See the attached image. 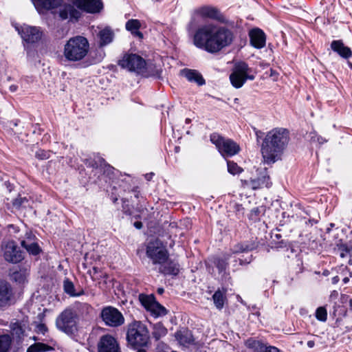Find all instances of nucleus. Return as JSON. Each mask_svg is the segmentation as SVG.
<instances>
[{"label": "nucleus", "mask_w": 352, "mask_h": 352, "mask_svg": "<svg viewBox=\"0 0 352 352\" xmlns=\"http://www.w3.org/2000/svg\"><path fill=\"white\" fill-rule=\"evenodd\" d=\"M194 45L209 53H217L230 45L233 33L228 29L206 23L198 28L192 34Z\"/></svg>", "instance_id": "nucleus-1"}, {"label": "nucleus", "mask_w": 352, "mask_h": 352, "mask_svg": "<svg viewBox=\"0 0 352 352\" xmlns=\"http://www.w3.org/2000/svg\"><path fill=\"white\" fill-rule=\"evenodd\" d=\"M289 131L285 128H274L268 131L261 144L264 162L273 164L279 159L288 146Z\"/></svg>", "instance_id": "nucleus-2"}, {"label": "nucleus", "mask_w": 352, "mask_h": 352, "mask_svg": "<svg viewBox=\"0 0 352 352\" xmlns=\"http://www.w3.org/2000/svg\"><path fill=\"white\" fill-rule=\"evenodd\" d=\"M90 50L87 38L82 36L70 38L65 44L63 56L69 62H79L85 59Z\"/></svg>", "instance_id": "nucleus-3"}, {"label": "nucleus", "mask_w": 352, "mask_h": 352, "mask_svg": "<svg viewBox=\"0 0 352 352\" xmlns=\"http://www.w3.org/2000/svg\"><path fill=\"white\" fill-rule=\"evenodd\" d=\"M126 339L133 348L145 346L150 339L148 330L142 322L135 321L128 327Z\"/></svg>", "instance_id": "nucleus-4"}, {"label": "nucleus", "mask_w": 352, "mask_h": 352, "mask_svg": "<svg viewBox=\"0 0 352 352\" xmlns=\"http://www.w3.org/2000/svg\"><path fill=\"white\" fill-rule=\"evenodd\" d=\"M77 314L72 307L64 309L56 319L57 329L67 335H74L78 331Z\"/></svg>", "instance_id": "nucleus-5"}, {"label": "nucleus", "mask_w": 352, "mask_h": 352, "mask_svg": "<svg viewBox=\"0 0 352 352\" xmlns=\"http://www.w3.org/2000/svg\"><path fill=\"white\" fill-rule=\"evenodd\" d=\"M210 138L223 157H232L240 151L239 145L231 139L225 138L217 133L211 134Z\"/></svg>", "instance_id": "nucleus-6"}, {"label": "nucleus", "mask_w": 352, "mask_h": 352, "mask_svg": "<svg viewBox=\"0 0 352 352\" xmlns=\"http://www.w3.org/2000/svg\"><path fill=\"white\" fill-rule=\"evenodd\" d=\"M118 65L130 72L144 75L146 72V63L140 56L135 54H125L118 61Z\"/></svg>", "instance_id": "nucleus-7"}, {"label": "nucleus", "mask_w": 352, "mask_h": 352, "mask_svg": "<svg viewBox=\"0 0 352 352\" xmlns=\"http://www.w3.org/2000/svg\"><path fill=\"white\" fill-rule=\"evenodd\" d=\"M146 254L154 265L162 264L168 258L167 250L158 239L148 242L146 246Z\"/></svg>", "instance_id": "nucleus-8"}, {"label": "nucleus", "mask_w": 352, "mask_h": 352, "mask_svg": "<svg viewBox=\"0 0 352 352\" xmlns=\"http://www.w3.org/2000/svg\"><path fill=\"white\" fill-rule=\"evenodd\" d=\"M256 177L249 180H241L244 186L252 190H258L263 188H270L272 182L266 168H258Z\"/></svg>", "instance_id": "nucleus-9"}, {"label": "nucleus", "mask_w": 352, "mask_h": 352, "mask_svg": "<svg viewBox=\"0 0 352 352\" xmlns=\"http://www.w3.org/2000/svg\"><path fill=\"white\" fill-rule=\"evenodd\" d=\"M100 317L107 326L111 327H120L124 322L122 314L111 306L104 307L101 311Z\"/></svg>", "instance_id": "nucleus-10"}, {"label": "nucleus", "mask_w": 352, "mask_h": 352, "mask_svg": "<svg viewBox=\"0 0 352 352\" xmlns=\"http://www.w3.org/2000/svg\"><path fill=\"white\" fill-rule=\"evenodd\" d=\"M194 14L203 19H211L217 22H229L219 8L212 5H204L194 10Z\"/></svg>", "instance_id": "nucleus-11"}, {"label": "nucleus", "mask_w": 352, "mask_h": 352, "mask_svg": "<svg viewBox=\"0 0 352 352\" xmlns=\"http://www.w3.org/2000/svg\"><path fill=\"white\" fill-rule=\"evenodd\" d=\"M16 302L15 292L7 280L0 278V308L6 309Z\"/></svg>", "instance_id": "nucleus-12"}, {"label": "nucleus", "mask_w": 352, "mask_h": 352, "mask_svg": "<svg viewBox=\"0 0 352 352\" xmlns=\"http://www.w3.org/2000/svg\"><path fill=\"white\" fill-rule=\"evenodd\" d=\"M14 28L22 39L27 43H34L41 38L42 33L37 27L25 23H15Z\"/></svg>", "instance_id": "nucleus-13"}, {"label": "nucleus", "mask_w": 352, "mask_h": 352, "mask_svg": "<svg viewBox=\"0 0 352 352\" xmlns=\"http://www.w3.org/2000/svg\"><path fill=\"white\" fill-rule=\"evenodd\" d=\"M3 252L5 260L9 263H18L23 259V252L13 241L4 245Z\"/></svg>", "instance_id": "nucleus-14"}, {"label": "nucleus", "mask_w": 352, "mask_h": 352, "mask_svg": "<svg viewBox=\"0 0 352 352\" xmlns=\"http://www.w3.org/2000/svg\"><path fill=\"white\" fill-rule=\"evenodd\" d=\"M21 245L32 255L36 256L41 252V248L37 243L36 236L30 231H26L24 236L19 239Z\"/></svg>", "instance_id": "nucleus-15"}, {"label": "nucleus", "mask_w": 352, "mask_h": 352, "mask_svg": "<svg viewBox=\"0 0 352 352\" xmlns=\"http://www.w3.org/2000/svg\"><path fill=\"white\" fill-rule=\"evenodd\" d=\"M98 352H120L116 340L110 335L102 336L98 343Z\"/></svg>", "instance_id": "nucleus-16"}, {"label": "nucleus", "mask_w": 352, "mask_h": 352, "mask_svg": "<svg viewBox=\"0 0 352 352\" xmlns=\"http://www.w3.org/2000/svg\"><path fill=\"white\" fill-rule=\"evenodd\" d=\"M78 9L87 13H99L103 9L102 0H81L74 4Z\"/></svg>", "instance_id": "nucleus-17"}, {"label": "nucleus", "mask_w": 352, "mask_h": 352, "mask_svg": "<svg viewBox=\"0 0 352 352\" xmlns=\"http://www.w3.org/2000/svg\"><path fill=\"white\" fill-rule=\"evenodd\" d=\"M251 45L256 48L261 49L265 46L266 36L264 32L258 28H253L249 32Z\"/></svg>", "instance_id": "nucleus-18"}, {"label": "nucleus", "mask_w": 352, "mask_h": 352, "mask_svg": "<svg viewBox=\"0 0 352 352\" xmlns=\"http://www.w3.org/2000/svg\"><path fill=\"white\" fill-rule=\"evenodd\" d=\"M81 16V13L73 5L64 4L59 10V16L62 20H66L69 18L70 22L72 19L78 20Z\"/></svg>", "instance_id": "nucleus-19"}, {"label": "nucleus", "mask_w": 352, "mask_h": 352, "mask_svg": "<svg viewBox=\"0 0 352 352\" xmlns=\"http://www.w3.org/2000/svg\"><path fill=\"white\" fill-rule=\"evenodd\" d=\"M85 164L88 167H91L96 170L100 169L101 171L103 170L104 173L113 169V167L107 164L104 160L99 156L86 160Z\"/></svg>", "instance_id": "nucleus-20"}, {"label": "nucleus", "mask_w": 352, "mask_h": 352, "mask_svg": "<svg viewBox=\"0 0 352 352\" xmlns=\"http://www.w3.org/2000/svg\"><path fill=\"white\" fill-rule=\"evenodd\" d=\"M160 272L164 275H177L179 272V265L175 261L168 259L162 264H160Z\"/></svg>", "instance_id": "nucleus-21"}, {"label": "nucleus", "mask_w": 352, "mask_h": 352, "mask_svg": "<svg viewBox=\"0 0 352 352\" xmlns=\"http://www.w3.org/2000/svg\"><path fill=\"white\" fill-rule=\"evenodd\" d=\"M332 50L337 52L340 56L344 58H349L352 56L351 49L344 46L341 40L333 41L331 44Z\"/></svg>", "instance_id": "nucleus-22"}, {"label": "nucleus", "mask_w": 352, "mask_h": 352, "mask_svg": "<svg viewBox=\"0 0 352 352\" xmlns=\"http://www.w3.org/2000/svg\"><path fill=\"white\" fill-rule=\"evenodd\" d=\"M63 0H34V4L38 10H50L58 8Z\"/></svg>", "instance_id": "nucleus-23"}, {"label": "nucleus", "mask_w": 352, "mask_h": 352, "mask_svg": "<svg viewBox=\"0 0 352 352\" xmlns=\"http://www.w3.org/2000/svg\"><path fill=\"white\" fill-rule=\"evenodd\" d=\"M72 309L77 314V319L79 317L85 318L90 314L93 309L87 302H76Z\"/></svg>", "instance_id": "nucleus-24"}, {"label": "nucleus", "mask_w": 352, "mask_h": 352, "mask_svg": "<svg viewBox=\"0 0 352 352\" xmlns=\"http://www.w3.org/2000/svg\"><path fill=\"white\" fill-rule=\"evenodd\" d=\"M257 243L254 241H245L236 244L232 249V254L247 252L256 249Z\"/></svg>", "instance_id": "nucleus-25"}, {"label": "nucleus", "mask_w": 352, "mask_h": 352, "mask_svg": "<svg viewBox=\"0 0 352 352\" xmlns=\"http://www.w3.org/2000/svg\"><path fill=\"white\" fill-rule=\"evenodd\" d=\"M184 74L188 81L196 82L199 85H203L206 82L201 74L196 70L186 69L184 70Z\"/></svg>", "instance_id": "nucleus-26"}, {"label": "nucleus", "mask_w": 352, "mask_h": 352, "mask_svg": "<svg viewBox=\"0 0 352 352\" xmlns=\"http://www.w3.org/2000/svg\"><path fill=\"white\" fill-rule=\"evenodd\" d=\"M114 37V34L112 30L105 28L99 32V45L100 47L105 46L111 43Z\"/></svg>", "instance_id": "nucleus-27"}, {"label": "nucleus", "mask_w": 352, "mask_h": 352, "mask_svg": "<svg viewBox=\"0 0 352 352\" xmlns=\"http://www.w3.org/2000/svg\"><path fill=\"white\" fill-rule=\"evenodd\" d=\"M13 342L10 334H0V352H10Z\"/></svg>", "instance_id": "nucleus-28"}, {"label": "nucleus", "mask_w": 352, "mask_h": 352, "mask_svg": "<svg viewBox=\"0 0 352 352\" xmlns=\"http://www.w3.org/2000/svg\"><path fill=\"white\" fill-rule=\"evenodd\" d=\"M234 71L244 75L248 80H253L255 78L254 74H252V69L244 62L239 63L236 65Z\"/></svg>", "instance_id": "nucleus-29"}, {"label": "nucleus", "mask_w": 352, "mask_h": 352, "mask_svg": "<svg viewBox=\"0 0 352 352\" xmlns=\"http://www.w3.org/2000/svg\"><path fill=\"white\" fill-rule=\"evenodd\" d=\"M230 80L232 86L236 89H239L243 85V84L247 80H248V78H246L244 75L234 71L230 75Z\"/></svg>", "instance_id": "nucleus-30"}, {"label": "nucleus", "mask_w": 352, "mask_h": 352, "mask_svg": "<svg viewBox=\"0 0 352 352\" xmlns=\"http://www.w3.org/2000/svg\"><path fill=\"white\" fill-rule=\"evenodd\" d=\"M226 292L224 290L222 292L219 289H217L212 296V300L217 309L221 310L224 306V302L226 300Z\"/></svg>", "instance_id": "nucleus-31"}, {"label": "nucleus", "mask_w": 352, "mask_h": 352, "mask_svg": "<svg viewBox=\"0 0 352 352\" xmlns=\"http://www.w3.org/2000/svg\"><path fill=\"white\" fill-rule=\"evenodd\" d=\"M265 344L254 338H249L245 341V346L254 352H263Z\"/></svg>", "instance_id": "nucleus-32"}, {"label": "nucleus", "mask_w": 352, "mask_h": 352, "mask_svg": "<svg viewBox=\"0 0 352 352\" xmlns=\"http://www.w3.org/2000/svg\"><path fill=\"white\" fill-rule=\"evenodd\" d=\"M10 328L12 336H14L19 340L22 339L24 336L25 329L20 322H11Z\"/></svg>", "instance_id": "nucleus-33"}, {"label": "nucleus", "mask_w": 352, "mask_h": 352, "mask_svg": "<svg viewBox=\"0 0 352 352\" xmlns=\"http://www.w3.org/2000/svg\"><path fill=\"white\" fill-rule=\"evenodd\" d=\"M138 298L142 305L147 311H148L151 309V305H153V303L155 302V298L153 294L146 295L144 294H140L139 295Z\"/></svg>", "instance_id": "nucleus-34"}, {"label": "nucleus", "mask_w": 352, "mask_h": 352, "mask_svg": "<svg viewBox=\"0 0 352 352\" xmlns=\"http://www.w3.org/2000/svg\"><path fill=\"white\" fill-rule=\"evenodd\" d=\"M176 339L182 344H191L193 341L192 335L188 331H179L175 333Z\"/></svg>", "instance_id": "nucleus-35"}, {"label": "nucleus", "mask_w": 352, "mask_h": 352, "mask_svg": "<svg viewBox=\"0 0 352 352\" xmlns=\"http://www.w3.org/2000/svg\"><path fill=\"white\" fill-rule=\"evenodd\" d=\"M12 204L15 209L18 210L25 208L30 205V200L26 197H22L21 195L12 200Z\"/></svg>", "instance_id": "nucleus-36"}, {"label": "nucleus", "mask_w": 352, "mask_h": 352, "mask_svg": "<svg viewBox=\"0 0 352 352\" xmlns=\"http://www.w3.org/2000/svg\"><path fill=\"white\" fill-rule=\"evenodd\" d=\"M168 333L167 329L162 324L157 323L153 327V336L156 340L164 337Z\"/></svg>", "instance_id": "nucleus-37"}, {"label": "nucleus", "mask_w": 352, "mask_h": 352, "mask_svg": "<svg viewBox=\"0 0 352 352\" xmlns=\"http://www.w3.org/2000/svg\"><path fill=\"white\" fill-rule=\"evenodd\" d=\"M51 350H52V347L50 346L41 342H36L30 346L26 352H45Z\"/></svg>", "instance_id": "nucleus-38"}, {"label": "nucleus", "mask_w": 352, "mask_h": 352, "mask_svg": "<svg viewBox=\"0 0 352 352\" xmlns=\"http://www.w3.org/2000/svg\"><path fill=\"white\" fill-rule=\"evenodd\" d=\"M155 317L163 316L167 314L166 308L155 300L151 309L148 310Z\"/></svg>", "instance_id": "nucleus-39"}, {"label": "nucleus", "mask_w": 352, "mask_h": 352, "mask_svg": "<svg viewBox=\"0 0 352 352\" xmlns=\"http://www.w3.org/2000/svg\"><path fill=\"white\" fill-rule=\"evenodd\" d=\"M63 288L65 292L71 296H80L83 294L82 291L80 293H76L74 283L68 278L64 280Z\"/></svg>", "instance_id": "nucleus-40"}, {"label": "nucleus", "mask_w": 352, "mask_h": 352, "mask_svg": "<svg viewBox=\"0 0 352 352\" xmlns=\"http://www.w3.org/2000/svg\"><path fill=\"white\" fill-rule=\"evenodd\" d=\"M28 274L25 270H20L19 271H15L11 274V278L19 283H24L26 280L27 276Z\"/></svg>", "instance_id": "nucleus-41"}, {"label": "nucleus", "mask_w": 352, "mask_h": 352, "mask_svg": "<svg viewBox=\"0 0 352 352\" xmlns=\"http://www.w3.org/2000/svg\"><path fill=\"white\" fill-rule=\"evenodd\" d=\"M229 259V255H226L224 258H216L214 261L215 267L218 269L219 272L221 274L225 272L228 266V260Z\"/></svg>", "instance_id": "nucleus-42"}, {"label": "nucleus", "mask_w": 352, "mask_h": 352, "mask_svg": "<svg viewBox=\"0 0 352 352\" xmlns=\"http://www.w3.org/2000/svg\"><path fill=\"white\" fill-rule=\"evenodd\" d=\"M324 17L327 18V22H336L338 20L337 14L336 12L335 7L330 6L329 8L324 10Z\"/></svg>", "instance_id": "nucleus-43"}, {"label": "nucleus", "mask_w": 352, "mask_h": 352, "mask_svg": "<svg viewBox=\"0 0 352 352\" xmlns=\"http://www.w3.org/2000/svg\"><path fill=\"white\" fill-rule=\"evenodd\" d=\"M140 28V23H126V29L127 30L142 38L143 37V34L139 31Z\"/></svg>", "instance_id": "nucleus-44"}, {"label": "nucleus", "mask_w": 352, "mask_h": 352, "mask_svg": "<svg viewBox=\"0 0 352 352\" xmlns=\"http://www.w3.org/2000/svg\"><path fill=\"white\" fill-rule=\"evenodd\" d=\"M228 170L232 175L239 174L243 171V169L238 166V164L233 161H228Z\"/></svg>", "instance_id": "nucleus-45"}, {"label": "nucleus", "mask_w": 352, "mask_h": 352, "mask_svg": "<svg viewBox=\"0 0 352 352\" xmlns=\"http://www.w3.org/2000/svg\"><path fill=\"white\" fill-rule=\"evenodd\" d=\"M316 318L322 322H325L327 319V312L324 307H320L316 311Z\"/></svg>", "instance_id": "nucleus-46"}, {"label": "nucleus", "mask_w": 352, "mask_h": 352, "mask_svg": "<svg viewBox=\"0 0 352 352\" xmlns=\"http://www.w3.org/2000/svg\"><path fill=\"white\" fill-rule=\"evenodd\" d=\"M349 248H351V246H349L346 244L338 245V252H339L340 256L342 258L349 257Z\"/></svg>", "instance_id": "nucleus-47"}, {"label": "nucleus", "mask_w": 352, "mask_h": 352, "mask_svg": "<svg viewBox=\"0 0 352 352\" xmlns=\"http://www.w3.org/2000/svg\"><path fill=\"white\" fill-rule=\"evenodd\" d=\"M35 155L38 160H46L50 157V153L44 150H38L36 152Z\"/></svg>", "instance_id": "nucleus-48"}, {"label": "nucleus", "mask_w": 352, "mask_h": 352, "mask_svg": "<svg viewBox=\"0 0 352 352\" xmlns=\"http://www.w3.org/2000/svg\"><path fill=\"white\" fill-rule=\"evenodd\" d=\"M47 330V327L43 323H39L36 325L35 331L37 333H41L43 335H45Z\"/></svg>", "instance_id": "nucleus-49"}, {"label": "nucleus", "mask_w": 352, "mask_h": 352, "mask_svg": "<svg viewBox=\"0 0 352 352\" xmlns=\"http://www.w3.org/2000/svg\"><path fill=\"white\" fill-rule=\"evenodd\" d=\"M99 271V268L97 267H94L92 270L89 271V274L93 279H96L99 278L98 276Z\"/></svg>", "instance_id": "nucleus-50"}, {"label": "nucleus", "mask_w": 352, "mask_h": 352, "mask_svg": "<svg viewBox=\"0 0 352 352\" xmlns=\"http://www.w3.org/2000/svg\"><path fill=\"white\" fill-rule=\"evenodd\" d=\"M263 352H280V350L276 346L265 344Z\"/></svg>", "instance_id": "nucleus-51"}, {"label": "nucleus", "mask_w": 352, "mask_h": 352, "mask_svg": "<svg viewBox=\"0 0 352 352\" xmlns=\"http://www.w3.org/2000/svg\"><path fill=\"white\" fill-rule=\"evenodd\" d=\"M311 139L314 142H317L320 144L327 142V140L325 138H324L321 136H319V135L313 136V137H311Z\"/></svg>", "instance_id": "nucleus-52"}, {"label": "nucleus", "mask_w": 352, "mask_h": 352, "mask_svg": "<svg viewBox=\"0 0 352 352\" xmlns=\"http://www.w3.org/2000/svg\"><path fill=\"white\" fill-rule=\"evenodd\" d=\"M251 261H252V256H250L248 258H245V261L239 258L240 265H243L245 263H250L251 262Z\"/></svg>", "instance_id": "nucleus-53"}, {"label": "nucleus", "mask_w": 352, "mask_h": 352, "mask_svg": "<svg viewBox=\"0 0 352 352\" xmlns=\"http://www.w3.org/2000/svg\"><path fill=\"white\" fill-rule=\"evenodd\" d=\"M20 123V120H11L9 124H10V126H17L19 125V124Z\"/></svg>", "instance_id": "nucleus-54"}, {"label": "nucleus", "mask_w": 352, "mask_h": 352, "mask_svg": "<svg viewBox=\"0 0 352 352\" xmlns=\"http://www.w3.org/2000/svg\"><path fill=\"white\" fill-rule=\"evenodd\" d=\"M104 55H105L104 52H101L100 53L99 56L96 58V62H100L103 59V58L104 57Z\"/></svg>", "instance_id": "nucleus-55"}, {"label": "nucleus", "mask_w": 352, "mask_h": 352, "mask_svg": "<svg viewBox=\"0 0 352 352\" xmlns=\"http://www.w3.org/2000/svg\"><path fill=\"white\" fill-rule=\"evenodd\" d=\"M133 225L137 229H141L143 226L141 221H135Z\"/></svg>", "instance_id": "nucleus-56"}, {"label": "nucleus", "mask_w": 352, "mask_h": 352, "mask_svg": "<svg viewBox=\"0 0 352 352\" xmlns=\"http://www.w3.org/2000/svg\"><path fill=\"white\" fill-rule=\"evenodd\" d=\"M255 134H256L257 140H258V138H261V136L263 135V132L255 129Z\"/></svg>", "instance_id": "nucleus-57"}, {"label": "nucleus", "mask_w": 352, "mask_h": 352, "mask_svg": "<svg viewBox=\"0 0 352 352\" xmlns=\"http://www.w3.org/2000/svg\"><path fill=\"white\" fill-rule=\"evenodd\" d=\"M9 89L12 92H15L18 89V86L15 85H12L10 86Z\"/></svg>", "instance_id": "nucleus-58"}, {"label": "nucleus", "mask_w": 352, "mask_h": 352, "mask_svg": "<svg viewBox=\"0 0 352 352\" xmlns=\"http://www.w3.org/2000/svg\"><path fill=\"white\" fill-rule=\"evenodd\" d=\"M349 264L352 265V247L351 246V248H349Z\"/></svg>", "instance_id": "nucleus-59"}, {"label": "nucleus", "mask_w": 352, "mask_h": 352, "mask_svg": "<svg viewBox=\"0 0 352 352\" xmlns=\"http://www.w3.org/2000/svg\"><path fill=\"white\" fill-rule=\"evenodd\" d=\"M307 346L309 348H313L315 346V342L313 340L308 341Z\"/></svg>", "instance_id": "nucleus-60"}, {"label": "nucleus", "mask_w": 352, "mask_h": 352, "mask_svg": "<svg viewBox=\"0 0 352 352\" xmlns=\"http://www.w3.org/2000/svg\"><path fill=\"white\" fill-rule=\"evenodd\" d=\"M245 19L250 21L256 20V19L254 16H253L252 14H248L245 16Z\"/></svg>", "instance_id": "nucleus-61"}, {"label": "nucleus", "mask_w": 352, "mask_h": 352, "mask_svg": "<svg viewBox=\"0 0 352 352\" xmlns=\"http://www.w3.org/2000/svg\"><path fill=\"white\" fill-rule=\"evenodd\" d=\"M339 280H340L339 277L338 276H336L332 278L331 282L333 284H336L338 283Z\"/></svg>", "instance_id": "nucleus-62"}, {"label": "nucleus", "mask_w": 352, "mask_h": 352, "mask_svg": "<svg viewBox=\"0 0 352 352\" xmlns=\"http://www.w3.org/2000/svg\"><path fill=\"white\" fill-rule=\"evenodd\" d=\"M157 292L159 294H162L164 292V289L162 287H159Z\"/></svg>", "instance_id": "nucleus-63"}, {"label": "nucleus", "mask_w": 352, "mask_h": 352, "mask_svg": "<svg viewBox=\"0 0 352 352\" xmlns=\"http://www.w3.org/2000/svg\"><path fill=\"white\" fill-rule=\"evenodd\" d=\"M152 175H153V173L147 174V175H146V179H147V180H150V179H151V177H152Z\"/></svg>", "instance_id": "nucleus-64"}]
</instances>
